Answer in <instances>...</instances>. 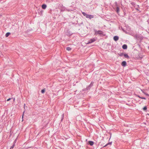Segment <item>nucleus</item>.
Wrapping results in <instances>:
<instances>
[{"instance_id":"2eb2a0df","label":"nucleus","mask_w":149,"mask_h":149,"mask_svg":"<svg viewBox=\"0 0 149 149\" xmlns=\"http://www.w3.org/2000/svg\"><path fill=\"white\" fill-rule=\"evenodd\" d=\"M45 89H44L41 90V92L42 93H45Z\"/></svg>"},{"instance_id":"423d86ee","label":"nucleus","mask_w":149,"mask_h":149,"mask_svg":"<svg viewBox=\"0 0 149 149\" xmlns=\"http://www.w3.org/2000/svg\"><path fill=\"white\" fill-rule=\"evenodd\" d=\"M119 39V37L117 36H114L113 37V39L115 41H117Z\"/></svg>"},{"instance_id":"b1692460","label":"nucleus","mask_w":149,"mask_h":149,"mask_svg":"<svg viewBox=\"0 0 149 149\" xmlns=\"http://www.w3.org/2000/svg\"><path fill=\"white\" fill-rule=\"evenodd\" d=\"M23 118V115L22 116V119Z\"/></svg>"},{"instance_id":"f3484780","label":"nucleus","mask_w":149,"mask_h":149,"mask_svg":"<svg viewBox=\"0 0 149 149\" xmlns=\"http://www.w3.org/2000/svg\"><path fill=\"white\" fill-rule=\"evenodd\" d=\"M147 107H146V106H145L143 108V109L144 110H145V111H146L147 110Z\"/></svg>"},{"instance_id":"20e7f679","label":"nucleus","mask_w":149,"mask_h":149,"mask_svg":"<svg viewBox=\"0 0 149 149\" xmlns=\"http://www.w3.org/2000/svg\"><path fill=\"white\" fill-rule=\"evenodd\" d=\"M126 62L125 61H123L121 63L122 65L124 67L126 65Z\"/></svg>"},{"instance_id":"6ab92c4d","label":"nucleus","mask_w":149,"mask_h":149,"mask_svg":"<svg viewBox=\"0 0 149 149\" xmlns=\"http://www.w3.org/2000/svg\"><path fill=\"white\" fill-rule=\"evenodd\" d=\"M64 114H62V118L61 119V121H62L63 119V117H64Z\"/></svg>"},{"instance_id":"0eeeda50","label":"nucleus","mask_w":149,"mask_h":149,"mask_svg":"<svg viewBox=\"0 0 149 149\" xmlns=\"http://www.w3.org/2000/svg\"><path fill=\"white\" fill-rule=\"evenodd\" d=\"M88 144L91 146H93L94 144V142L92 141H89L88 142Z\"/></svg>"},{"instance_id":"f03ea898","label":"nucleus","mask_w":149,"mask_h":149,"mask_svg":"<svg viewBox=\"0 0 149 149\" xmlns=\"http://www.w3.org/2000/svg\"><path fill=\"white\" fill-rule=\"evenodd\" d=\"M94 31L95 32V35H97L98 34L102 35L103 34V32L100 30L97 31L96 30H94Z\"/></svg>"},{"instance_id":"a878e982","label":"nucleus","mask_w":149,"mask_h":149,"mask_svg":"<svg viewBox=\"0 0 149 149\" xmlns=\"http://www.w3.org/2000/svg\"><path fill=\"white\" fill-rule=\"evenodd\" d=\"M25 106V104H24V107Z\"/></svg>"},{"instance_id":"4468645a","label":"nucleus","mask_w":149,"mask_h":149,"mask_svg":"<svg viewBox=\"0 0 149 149\" xmlns=\"http://www.w3.org/2000/svg\"><path fill=\"white\" fill-rule=\"evenodd\" d=\"M138 97H139V98H140L141 99H144V100H146V98L145 97H141L140 96H139V95H138Z\"/></svg>"},{"instance_id":"aec40b11","label":"nucleus","mask_w":149,"mask_h":149,"mask_svg":"<svg viewBox=\"0 0 149 149\" xmlns=\"http://www.w3.org/2000/svg\"><path fill=\"white\" fill-rule=\"evenodd\" d=\"M13 98H9L7 100V101H8L11 100V99Z\"/></svg>"},{"instance_id":"412c9836","label":"nucleus","mask_w":149,"mask_h":149,"mask_svg":"<svg viewBox=\"0 0 149 149\" xmlns=\"http://www.w3.org/2000/svg\"><path fill=\"white\" fill-rule=\"evenodd\" d=\"M15 146V144H13L11 147L10 149H11V148H13Z\"/></svg>"},{"instance_id":"f257e3e1","label":"nucleus","mask_w":149,"mask_h":149,"mask_svg":"<svg viewBox=\"0 0 149 149\" xmlns=\"http://www.w3.org/2000/svg\"><path fill=\"white\" fill-rule=\"evenodd\" d=\"M82 14L84 16H85L87 18H88L90 19H91L94 17L93 15L87 14L84 12H82Z\"/></svg>"},{"instance_id":"5701e85b","label":"nucleus","mask_w":149,"mask_h":149,"mask_svg":"<svg viewBox=\"0 0 149 149\" xmlns=\"http://www.w3.org/2000/svg\"><path fill=\"white\" fill-rule=\"evenodd\" d=\"M145 94L147 95H148V94L147 93H145Z\"/></svg>"},{"instance_id":"9d476101","label":"nucleus","mask_w":149,"mask_h":149,"mask_svg":"<svg viewBox=\"0 0 149 149\" xmlns=\"http://www.w3.org/2000/svg\"><path fill=\"white\" fill-rule=\"evenodd\" d=\"M116 11L118 13L119 11V8L118 6L116 7Z\"/></svg>"},{"instance_id":"f8f14e48","label":"nucleus","mask_w":149,"mask_h":149,"mask_svg":"<svg viewBox=\"0 0 149 149\" xmlns=\"http://www.w3.org/2000/svg\"><path fill=\"white\" fill-rule=\"evenodd\" d=\"M10 32H8V33H6L5 35L6 37H8V36L10 35Z\"/></svg>"},{"instance_id":"9b49d317","label":"nucleus","mask_w":149,"mask_h":149,"mask_svg":"<svg viewBox=\"0 0 149 149\" xmlns=\"http://www.w3.org/2000/svg\"><path fill=\"white\" fill-rule=\"evenodd\" d=\"M124 57L125 58H129V56L128 55V54H124Z\"/></svg>"},{"instance_id":"39448f33","label":"nucleus","mask_w":149,"mask_h":149,"mask_svg":"<svg viewBox=\"0 0 149 149\" xmlns=\"http://www.w3.org/2000/svg\"><path fill=\"white\" fill-rule=\"evenodd\" d=\"M93 85V84L91 82V84L87 87L86 88L87 90H88L90 88V87L92 86Z\"/></svg>"},{"instance_id":"6e6552de","label":"nucleus","mask_w":149,"mask_h":149,"mask_svg":"<svg viewBox=\"0 0 149 149\" xmlns=\"http://www.w3.org/2000/svg\"><path fill=\"white\" fill-rule=\"evenodd\" d=\"M122 48L123 49H126L127 48V46L126 45L124 44L123 45Z\"/></svg>"},{"instance_id":"ddd939ff","label":"nucleus","mask_w":149,"mask_h":149,"mask_svg":"<svg viewBox=\"0 0 149 149\" xmlns=\"http://www.w3.org/2000/svg\"><path fill=\"white\" fill-rule=\"evenodd\" d=\"M66 49L67 50L69 51L71 50V48L70 47H66Z\"/></svg>"},{"instance_id":"7ed1b4c3","label":"nucleus","mask_w":149,"mask_h":149,"mask_svg":"<svg viewBox=\"0 0 149 149\" xmlns=\"http://www.w3.org/2000/svg\"><path fill=\"white\" fill-rule=\"evenodd\" d=\"M96 40L94 38H93L92 39H91L89 40L88 42L87 43V44H89L91 43Z\"/></svg>"},{"instance_id":"a211bd4d","label":"nucleus","mask_w":149,"mask_h":149,"mask_svg":"<svg viewBox=\"0 0 149 149\" xmlns=\"http://www.w3.org/2000/svg\"><path fill=\"white\" fill-rule=\"evenodd\" d=\"M115 6H116L117 7V6H118V3H117V2H115Z\"/></svg>"},{"instance_id":"4be33fe9","label":"nucleus","mask_w":149,"mask_h":149,"mask_svg":"<svg viewBox=\"0 0 149 149\" xmlns=\"http://www.w3.org/2000/svg\"><path fill=\"white\" fill-rule=\"evenodd\" d=\"M123 54L122 53V54H120V56H122L123 55Z\"/></svg>"},{"instance_id":"dca6fc26","label":"nucleus","mask_w":149,"mask_h":149,"mask_svg":"<svg viewBox=\"0 0 149 149\" xmlns=\"http://www.w3.org/2000/svg\"><path fill=\"white\" fill-rule=\"evenodd\" d=\"M111 143H112L111 142L109 143H107V144H106L105 146H104V147H106V146H107L109 144H111Z\"/></svg>"},{"instance_id":"1a4fd4ad","label":"nucleus","mask_w":149,"mask_h":149,"mask_svg":"<svg viewBox=\"0 0 149 149\" xmlns=\"http://www.w3.org/2000/svg\"><path fill=\"white\" fill-rule=\"evenodd\" d=\"M47 7V6L45 4H44L42 5V8L43 9H45Z\"/></svg>"},{"instance_id":"393cba45","label":"nucleus","mask_w":149,"mask_h":149,"mask_svg":"<svg viewBox=\"0 0 149 149\" xmlns=\"http://www.w3.org/2000/svg\"><path fill=\"white\" fill-rule=\"evenodd\" d=\"M15 98H14V99H13V101H15Z\"/></svg>"}]
</instances>
